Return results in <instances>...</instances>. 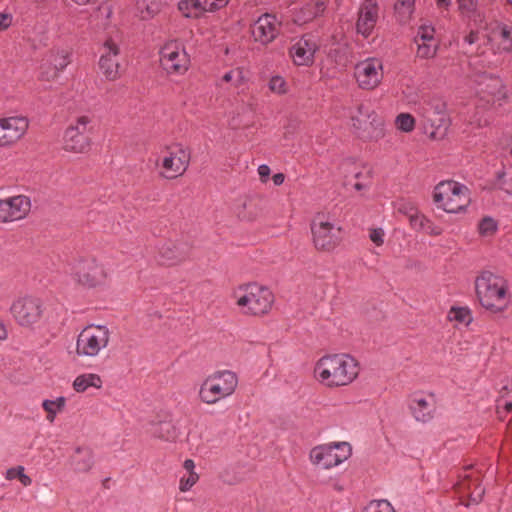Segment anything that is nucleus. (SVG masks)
Returning a JSON list of instances; mask_svg holds the SVG:
<instances>
[{"label": "nucleus", "mask_w": 512, "mask_h": 512, "mask_svg": "<svg viewBox=\"0 0 512 512\" xmlns=\"http://www.w3.org/2000/svg\"><path fill=\"white\" fill-rule=\"evenodd\" d=\"M359 364L348 354H330L322 356L315 364V379L327 388H339L350 385L359 375Z\"/></svg>", "instance_id": "obj_1"}, {"label": "nucleus", "mask_w": 512, "mask_h": 512, "mask_svg": "<svg viewBox=\"0 0 512 512\" xmlns=\"http://www.w3.org/2000/svg\"><path fill=\"white\" fill-rule=\"evenodd\" d=\"M475 290L482 307L494 313L504 311L510 303L507 284L489 271L482 272L476 278Z\"/></svg>", "instance_id": "obj_2"}, {"label": "nucleus", "mask_w": 512, "mask_h": 512, "mask_svg": "<svg viewBox=\"0 0 512 512\" xmlns=\"http://www.w3.org/2000/svg\"><path fill=\"white\" fill-rule=\"evenodd\" d=\"M235 303L245 315L263 316L274 303V295L270 289L257 283L239 286L233 292Z\"/></svg>", "instance_id": "obj_3"}, {"label": "nucleus", "mask_w": 512, "mask_h": 512, "mask_svg": "<svg viewBox=\"0 0 512 512\" xmlns=\"http://www.w3.org/2000/svg\"><path fill=\"white\" fill-rule=\"evenodd\" d=\"M238 386V376L231 370H219L208 375L201 383L198 397L207 405H214L230 397Z\"/></svg>", "instance_id": "obj_4"}, {"label": "nucleus", "mask_w": 512, "mask_h": 512, "mask_svg": "<svg viewBox=\"0 0 512 512\" xmlns=\"http://www.w3.org/2000/svg\"><path fill=\"white\" fill-rule=\"evenodd\" d=\"M9 312L14 322L24 329H35L44 318V300L35 295H23L14 299Z\"/></svg>", "instance_id": "obj_5"}, {"label": "nucleus", "mask_w": 512, "mask_h": 512, "mask_svg": "<svg viewBox=\"0 0 512 512\" xmlns=\"http://www.w3.org/2000/svg\"><path fill=\"white\" fill-rule=\"evenodd\" d=\"M424 128L430 137L440 139L446 135L450 120L446 112L445 102L438 97H428L423 100L417 110Z\"/></svg>", "instance_id": "obj_6"}, {"label": "nucleus", "mask_w": 512, "mask_h": 512, "mask_svg": "<svg viewBox=\"0 0 512 512\" xmlns=\"http://www.w3.org/2000/svg\"><path fill=\"white\" fill-rule=\"evenodd\" d=\"M110 339L111 331L106 325H87L77 336L76 355L82 358H95L108 347Z\"/></svg>", "instance_id": "obj_7"}, {"label": "nucleus", "mask_w": 512, "mask_h": 512, "mask_svg": "<svg viewBox=\"0 0 512 512\" xmlns=\"http://www.w3.org/2000/svg\"><path fill=\"white\" fill-rule=\"evenodd\" d=\"M191 160V153L181 143H173L165 146L162 156L156 161L161 168L159 176L166 180H173L182 176L188 169Z\"/></svg>", "instance_id": "obj_8"}, {"label": "nucleus", "mask_w": 512, "mask_h": 512, "mask_svg": "<svg viewBox=\"0 0 512 512\" xmlns=\"http://www.w3.org/2000/svg\"><path fill=\"white\" fill-rule=\"evenodd\" d=\"M93 133V117L90 115L77 116L66 128L63 138L65 151L82 154L90 150Z\"/></svg>", "instance_id": "obj_9"}, {"label": "nucleus", "mask_w": 512, "mask_h": 512, "mask_svg": "<svg viewBox=\"0 0 512 512\" xmlns=\"http://www.w3.org/2000/svg\"><path fill=\"white\" fill-rule=\"evenodd\" d=\"M433 200L447 213H458L470 202L468 188L455 181L440 182L434 189Z\"/></svg>", "instance_id": "obj_10"}, {"label": "nucleus", "mask_w": 512, "mask_h": 512, "mask_svg": "<svg viewBox=\"0 0 512 512\" xmlns=\"http://www.w3.org/2000/svg\"><path fill=\"white\" fill-rule=\"evenodd\" d=\"M352 127L356 134L368 141H378L385 136V124L369 105L359 104L351 116Z\"/></svg>", "instance_id": "obj_11"}, {"label": "nucleus", "mask_w": 512, "mask_h": 512, "mask_svg": "<svg viewBox=\"0 0 512 512\" xmlns=\"http://www.w3.org/2000/svg\"><path fill=\"white\" fill-rule=\"evenodd\" d=\"M352 445L346 441L330 442L313 447L310 450V461L320 469H332L352 456Z\"/></svg>", "instance_id": "obj_12"}, {"label": "nucleus", "mask_w": 512, "mask_h": 512, "mask_svg": "<svg viewBox=\"0 0 512 512\" xmlns=\"http://www.w3.org/2000/svg\"><path fill=\"white\" fill-rule=\"evenodd\" d=\"M314 247L319 251H333L341 242V227L335 226L324 215H318L311 224Z\"/></svg>", "instance_id": "obj_13"}, {"label": "nucleus", "mask_w": 512, "mask_h": 512, "mask_svg": "<svg viewBox=\"0 0 512 512\" xmlns=\"http://www.w3.org/2000/svg\"><path fill=\"white\" fill-rule=\"evenodd\" d=\"M74 276L76 281L82 286L94 288L106 282L108 272L104 264L96 258L86 257L76 263Z\"/></svg>", "instance_id": "obj_14"}, {"label": "nucleus", "mask_w": 512, "mask_h": 512, "mask_svg": "<svg viewBox=\"0 0 512 512\" xmlns=\"http://www.w3.org/2000/svg\"><path fill=\"white\" fill-rule=\"evenodd\" d=\"M354 77L363 90H374L384 77L383 62L380 58L369 57L358 62L354 68Z\"/></svg>", "instance_id": "obj_15"}, {"label": "nucleus", "mask_w": 512, "mask_h": 512, "mask_svg": "<svg viewBox=\"0 0 512 512\" xmlns=\"http://www.w3.org/2000/svg\"><path fill=\"white\" fill-rule=\"evenodd\" d=\"M160 63L169 74H184L189 68L190 58L183 45L170 41L160 50Z\"/></svg>", "instance_id": "obj_16"}, {"label": "nucleus", "mask_w": 512, "mask_h": 512, "mask_svg": "<svg viewBox=\"0 0 512 512\" xmlns=\"http://www.w3.org/2000/svg\"><path fill=\"white\" fill-rule=\"evenodd\" d=\"M31 210V200L25 195L0 198V224L25 219Z\"/></svg>", "instance_id": "obj_17"}, {"label": "nucleus", "mask_w": 512, "mask_h": 512, "mask_svg": "<svg viewBox=\"0 0 512 512\" xmlns=\"http://www.w3.org/2000/svg\"><path fill=\"white\" fill-rule=\"evenodd\" d=\"M487 41L492 46L494 54L512 52V24L493 20L486 26Z\"/></svg>", "instance_id": "obj_18"}, {"label": "nucleus", "mask_w": 512, "mask_h": 512, "mask_svg": "<svg viewBox=\"0 0 512 512\" xmlns=\"http://www.w3.org/2000/svg\"><path fill=\"white\" fill-rule=\"evenodd\" d=\"M119 55L118 43L112 38L107 39L101 49L99 68L108 81H115L121 77Z\"/></svg>", "instance_id": "obj_19"}, {"label": "nucleus", "mask_w": 512, "mask_h": 512, "mask_svg": "<svg viewBox=\"0 0 512 512\" xmlns=\"http://www.w3.org/2000/svg\"><path fill=\"white\" fill-rule=\"evenodd\" d=\"M29 121L24 116H11L0 119V148L18 142L27 132Z\"/></svg>", "instance_id": "obj_20"}, {"label": "nucleus", "mask_w": 512, "mask_h": 512, "mask_svg": "<svg viewBox=\"0 0 512 512\" xmlns=\"http://www.w3.org/2000/svg\"><path fill=\"white\" fill-rule=\"evenodd\" d=\"M191 252L188 242L182 240H168L158 248V256L162 264L174 266L186 261Z\"/></svg>", "instance_id": "obj_21"}, {"label": "nucleus", "mask_w": 512, "mask_h": 512, "mask_svg": "<svg viewBox=\"0 0 512 512\" xmlns=\"http://www.w3.org/2000/svg\"><path fill=\"white\" fill-rule=\"evenodd\" d=\"M318 50V44L314 36L306 34L296 39L289 48V54L294 64L309 66L314 62V55Z\"/></svg>", "instance_id": "obj_22"}, {"label": "nucleus", "mask_w": 512, "mask_h": 512, "mask_svg": "<svg viewBox=\"0 0 512 512\" xmlns=\"http://www.w3.org/2000/svg\"><path fill=\"white\" fill-rule=\"evenodd\" d=\"M70 55V51L66 48H52L44 58L42 77L45 80L55 79L70 63Z\"/></svg>", "instance_id": "obj_23"}, {"label": "nucleus", "mask_w": 512, "mask_h": 512, "mask_svg": "<svg viewBox=\"0 0 512 512\" xmlns=\"http://www.w3.org/2000/svg\"><path fill=\"white\" fill-rule=\"evenodd\" d=\"M379 18V6L376 0H363L358 10L356 28L364 37L371 35Z\"/></svg>", "instance_id": "obj_24"}, {"label": "nucleus", "mask_w": 512, "mask_h": 512, "mask_svg": "<svg viewBox=\"0 0 512 512\" xmlns=\"http://www.w3.org/2000/svg\"><path fill=\"white\" fill-rule=\"evenodd\" d=\"M279 33V23L274 15L264 14L258 18L252 27L255 41L262 44L272 42Z\"/></svg>", "instance_id": "obj_25"}, {"label": "nucleus", "mask_w": 512, "mask_h": 512, "mask_svg": "<svg viewBox=\"0 0 512 512\" xmlns=\"http://www.w3.org/2000/svg\"><path fill=\"white\" fill-rule=\"evenodd\" d=\"M410 409L414 418L419 422H429L435 411V402L433 396L416 395L410 403Z\"/></svg>", "instance_id": "obj_26"}, {"label": "nucleus", "mask_w": 512, "mask_h": 512, "mask_svg": "<svg viewBox=\"0 0 512 512\" xmlns=\"http://www.w3.org/2000/svg\"><path fill=\"white\" fill-rule=\"evenodd\" d=\"M262 201L259 198L248 197L243 199L235 209L241 221L252 222L262 214Z\"/></svg>", "instance_id": "obj_27"}, {"label": "nucleus", "mask_w": 512, "mask_h": 512, "mask_svg": "<svg viewBox=\"0 0 512 512\" xmlns=\"http://www.w3.org/2000/svg\"><path fill=\"white\" fill-rule=\"evenodd\" d=\"M70 462L75 471L87 472L94 463L93 452L89 447H77L70 457Z\"/></svg>", "instance_id": "obj_28"}, {"label": "nucleus", "mask_w": 512, "mask_h": 512, "mask_svg": "<svg viewBox=\"0 0 512 512\" xmlns=\"http://www.w3.org/2000/svg\"><path fill=\"white\" fill-rule=\"evenodd\" d=\"M478 86V93H480L483 98L486 96L494 97L500 94L503 88L500 78L490 75L481 76Z\"/></svg>", "instance_id": "obj_29"}, {"label": "nucleus", "mask_w": 512, "mask_h": 512, "mask_svg": "<svg viewBox=\"0 0 512 512\" xmlns=\"http://www.w3.org/2000/svg\"><path fill=\"white\" fill-rule=\"evenodd\" d=\"M150 434L164 441H173L177 437L176 429L170 421H159L150 424Z\"/></svg>", "instance_id": "obj_30"}, {"label": "nucleus", "mask_w": 512, "mask_h": 512, "mask_svg": "<svg viewBox=\"0 0 512 512\" xmlns=\"http://www.w3.org/2000/svg\"><path fill=\"white\" fill-rule=\"evenodd\" d=\"M89 387L101 388L102 379L98 374L85 373L77 376L73 382V389L78 393L85 392Z\"/></svg>", "instance_id": "obj_31"}, {"label": "nucleus", "mask_w": 512, "mask_h": 512, "mask_svg": "<svg viewBox=\"0 0 512 512\" xmlns=\"http://www.w3.org/2000/svg\"><path fill=\"white\" fill-rule=\"evenodd\" d=\"M66 406V398L63 396L56 399H45L42 401V408L46 412V420L54 423L56 416L61 413Z\"/></svg>", "instance_id": "obj_32"}, {"label": "nucleus", "mask_w": 512, "mask_h": 512, "mask_svg": "<svg viewBox=\"0 0 512 512\" xmlns=\"http://www.w3.org/2000/svg\"><path fill=\"white\" fill-rule=\"evenodd\" d=\"M178 8L187 18H199L207 11L204 2L200 0H182L179 2Z\"/></svg>", "instance_id": "obj_33"}, {"label": "nucleus", "mask_w": 512, "mask_h": 512, "mask_svg": "<svg viewBox=\"0 0 512 512\" xmlns=\"http://www.w3.org/2000/svg\"><path fill=\"white\" fill-rule=\"evenodd\" d=\"M136 7L140 17L147 20L159 13L161 3L158 0H138Z\"/></svg>", "instance_id": "obj_34"}, {"label": "nucleus", "mask_w": 512, "mask_h": 512, "mask_svg": "<svg viewBox=\"0 0 512 512\" xmlns=\"http://www.w3.org/2000/svg\"><path fill=\"white\" fill-rule=\"evenodd\" d=\"M325 10V4L323 1L318 0L313 5H307L300 10L298 15V21L308 22L312 19L320 16Z\"/></svg>", "instance_id": "obj_35"}, {"label": "nucleus", "mask_w": 512, "mask_h": 512, "mask_svg": "<svg viewBox=\"0 0 512 512\" xmlns=\"http://www.w3.org/2000/svg\"><path fill=\"white\" fill-rule=\"evenodd\" d=\"M448 319L466 325L472 321L470 310L466 307H452L448 313Z\"/></svg>", "instance_id": "obj_36"}, {"label": "nucleus", "mask_w": 512, "mask_h": 512, "mask_svg": "<svg viewBox=\"0 0 512 512\" xmlns=\"http://www.w3.org/2000/svg\"><path fill=\"white\" fill-rule=\"evenodd\" d=\"M417 45V57L431 59L435 57L438 50V42H415Z\"/></svg>", "instance_id": "obj_37"}, {"label": "nucleus", "mask_w": 512, "mask_h": 512, "mask_svg": "<svg viewBox=\"0 0 512 512\" xmlns=\"http://www.w3.org/2000/svg\"><path fill=\"white\" fill-rule=\"evenodd\" d=\"M496 410L501 420L505 418V414L512 411V397L509 393L500 394L496 401Z\"/></svg>", "instance_id": "obj_38"}, {"label": "nucleus", "mask_w": 512, "mask_h": 512, "mask_svg": "<svg viewBox=\"0 0 512 512\" xmlns=\"http://www.w3.org/2000/svg\"><path fill=\"white\" fill-rule=\"evenodd\" d=\"M466 489L468 492V502L464 503L466 506L477 504L482 500L485 488L480 483L474 482L473 485L469 484Z\"/></svg>", "instance_id": "obj_39"}, {"label": "nucleus", "mask_w": 512, "mask_h": 512, "mask_svg": "<svg viewBox=\"0 0 512 512\" xmlns=\"http://www.w3.org/2000/svg\"><path fill=\"white\" fill-rule=\"evenodd\" d=\"M395 124L397 129L409 133L414 130L415 119L409 113H401L396 117Z\"/></svg>", "instance_id": "obj_40"}, {"label": "nucleus", "mask_w": 512, "mask_h": 512, "mask_svg": "<svg viewBox=\"0 0 512 512\" xmlns=\"http://www.w3.org/2000/svg\"><path fill=\"white\" fill-rule=\"evenodd\" d=\"M363 512H396L387 500H373L367 504Z\"/></svg>", "instance_id": "obj_41"}, {"label": "nucleus", "mask_w": 512, "mask_h": 512, "mask_svg": "<svg viewBox=\"0 0 512 512\" xmlns=\"http://www.w3.org/2000/svg\"><path fill=\"white\" fill-rule=\"evenodd\" d=\"M434 35V27L430 24H423L418 29L417 35L415 37V42H437Z\"/></svg>", "instance_id": "obj_42"}, {"label": "nucleus", "mask_w": 512, "mask_h": 512, "mask_svg": "<svg viewBox=\"0 0 512 512\" xmlns=\"http://www.w3.org/2000/svg\"><path fill=\"white\" fill-rule=\"evenodd\" d=\"M415 0H397L395 10L405 19H409L414 12Z\"/></svg>", "instance_id": "obj_43"}, {"label": "nucleus", "mask_w": 512, "mask_h": 512, "mask_svg": "<svg viewBox=\"0 0 512 512\" xmlns=\"http://www.w3.org/2000/svg\"><path fill=\"white\" fill-rule=\"evenodd\" d=\"M495 186L512 196V175L507 178L504 171H499L496 175Z\"/></svg>", "instance_id": "obj_44"}, {"label": "nucleus", "mask_w": 512, "mask_h": 512, "mask_svg": "<svg viewBox=\"0 0 512 512\" xmlns=\"http://www.w3.org/2000/svg\"><path fill=\"white\" fill-rule=\"evenodd\" d=\"M496 230L497 223L491 217L483 218L478 225V231L482 236H491L496 232Z\"/></svg>", "instance_id": "obj_45"}, {"label": "nucleus", "mask_w": 512, "mask_h": 512, "mask_svg": "<svg viewBox=\"0 0 512 512\" xmlns=\"http://www.w3.org/2000/svg\"><path fill=\"white\" fill-rule=\"evenodd\" d=\"M6 480H31V478L25 473V468L18 465L6 471Z\"/></svg>", "instance_id": "obj_46"}, {"label": "nucleus", "mask_w": 512, "mask_h": 512, "mask_svg": "<svg viewBox=\"0 0 512 512\" xmlns=\"http://www.w3.org/2000/svg\"><path fill=\"white\" fill-rule=\"evenodd\" d=\"M428 220V218H426L423 214L419 213L418 211L415 212L413 215L411 214L409 218L410 226L416 231H423Z\"/></svg>", "instance_id": "obj_47"}, {"label": "nucleus", "mask_w": 512, "mask_h": 512, "mask_svg": "<svg viewBox=\"0 0 512 512\" xmlns=\"http://www.w3.org/2000/svg\"><path fill=\"white\" fill-rule=\"evenodd\" d=\"M458 5L462 13L470 16L477 12L478 0H458Z\"/></svg>", "instance_id": "obj_48"}, {"label": "nucleus", "mask_w": 512, "mask_h": 512, "mask_svg": "<svg viewBox=\"0 0 512 512\" xmlns=\"http://www.w3.org/2000/svg\"><path fill=\"white\" fill-rule=\"evenodd\" d=\"M269 88L271 91L282 94L286 91V82L281 76H274L269 82Z\"/></svg>", "instance_id": "obj_49"}, {"label": "nucleus", "mask_w": 512, "mask_h": 512, "mask_svg": "<svg viewBox=\"0 0 512 512\" xmlns=\"http://www.w3.org/2000/svg\"><path fill=\"white\" fill-rule=\"evenodd\" d=\"M384 236L385 232L382 228H371L369 230V238L377 246L383 245Z\"/></svg>", "instance_id": "obj_50"}, {"label": "nucleus", "mask_w": 512, "mask_h": 512, "mask_svg": "<svg viewBox=\"0 0 512 512\" xmlns=\"http://www.w3.org/2000/svg\"><path fill=\"white\" fill-rule=\"evenodd\" d=\"M242 78V71L235 69L225 73L222 77V80L227 83L232 82L233 84L238 85Z\"/></svg>", "instance_id": "obj_51"}, {"label": "nucleus", "mask_w": 512, "mask_h": 512, "mask_svg": "<svg viewBox=\"0 0 512 512\" xmlns=\"http://www.w3.org/2000/svg\"><path fill=\"white\" fill-rule=\"evenodd\" d=\"M206 10L209 12H214L225 7L229 0H203Z\"/></svg>", "instance_id": "obj_52"}, {"label": "nucleus", "mask_w": 512, "mask_h": 512, "mask_svg": "<svg viewBox=\"0 0 512 512\" xmlns=\"http://www.w3.org/2000/svg\"><path fill=\"white\" fill-rule=\"evenodd\" d=\"M12 21V14L0 12V33L7 30L12 25Z\"/></svg>", "instance_id": "obj_53"}, {"label": "nucleus", "mask_w": 512, "mask_h": 512, "mask_svg": "<svg viewBox=\"0 0 512 512\" xmlns=\"http://www.w3.org/2000/svg\"><path fill=\"white\" fill-rule=\"evenodd\" d=\"M398 211L410 218V215L417 212V208L410 202H404L398 207Z\"/></svg>", "instance_id": "obj_54"}, {"label": "nucleus", "mask_w": 512, "mask_h": 512, "mask_svg": "<svg viewBox=\"0 0 512 512\" xmlns=\"http://www.w3.org/2000/svg\"><path fill=\"white\" fill-rule=\"evenodd\" d=\"M423 232H426L429 235L438 236L442 233V229L428 220Z\"/></svg>", "instance_id": "obj_55"}, {"label": "nucleus", "mask_w": 512, "mask_h": 512, "mask_svg": "<svg viewBox=\"0 0 512 512\" xmlns=\"http://www.w3.org/2000/svg\"><path fill=\"white\" fill-rule=\"evenodd\" d=\"M184 468L188 472H190V475L187 478V480H197L199 478V476L194 472L195 464H194L193 460L187 459L184 462Z\"/></svg>", "instance_id": "obj_56"}, {"label": "nucleus", "mask_w": 512, "mask_h": 512, "mask_svg": "<svg viewBox=\"0 0 512 512\" xmlns=\"http://www.w3.org/2000/svg\"><path fill=\"white\" fill-rule=\"evenodd\" d=\"M258 174L262 182H266L270 175V168L266 164H262L258 167Z\"/></svg>", "instance_id": "obj_57"}, {"label": "nucleus", "mask_w": 512, "mask_h": 512, "mask_svg": "<svg viewBox=\"0 0 512 512\" xmlns=\"http://www.w3.org/2000/svg\"><path fill=\"white\" fill-rule=\"evenodd\" d=\"M479 39V33L477 31H470L468 35L465 36L464 41L469 45L476 43Z\"/></svg>", "instance_id": "obj_58"}, {"label": "nucleus", "mask_w": 512, "mask_h": 512, "mask_svg": "<svg viewBox=\"0 0 512 512\" xmlns=\"http://www.w3.org/2000/svg\"><path fill=\"white\" fill-rule=\"evenodd\" d=\"M272 180H273V183L276 185V186H280L283 184L284 180H285V176L283 173H277V174H274L273 177H272Z\"/></svg>", "instance_id": "obj_59"}, {"label": "nucleus", "mask_w": 512, "mask_h": 512, "mask_svg": "<svg viewBox=\"0 0 512 512\" xmlns=\"http://www.w3.org/2000/svg\"><path fill=\"white\" fill-rule=\"evenodd\" d=\"M8 338V330L6 325L0 321V341H5Z\"/></svg>", "instance_id": "obj_60"}, {"label": "nucleus", "mask_w": 512, "mask_h": 512, "mask_svg": "<svg viewBox=\"0 0 512 512\" xmlns=\"http://www.w3.org/2000/svg\"><path fill=\"white\" fill-rule=\"evenodd\" d=\"M194 482H180L179 490L182 493L188 492L191 490Z\"/></svg>", "instance_id": "obj_61"}, {"label": "nucleus", "mask_w": 512, "mask_h": 512, "mask_svg": "<svg viewBox=\"0 0 512 512\" xmlns=\"http://www.w3.org/2000/svg\"><path fill=\"white\" fill-rule=\"evenodd\" d=\"M437 5L441 8H447L451 4V0H436Z\"/></svg>", "instance_id": "obj_62"}, {"label": "nucleus", "mask_w": 512, "mask_h": 512, "mask_svg": "<svg viewBox=\"0 0 512 512\" xmlns=\"http://www.w3.org/2000/svg\"><path fill=\"white\" fill-rule=\"evenodd\" d=\"M354 187H355V189H356V190H361V189L363 188V185H362V184H360V183H356V184L354 185Z\"/></svg>", "instance_id": "obj_63"}, {"label": "nucleus", "mask_w": 512, "mask_h": 512, "mask_svg": "<svg viewBox=\"0 0 512 512\" xmlns=\"http://www.w3.org/2000/svg\"><path fill=\"white\" fill-rule=\"evenodd\" d=\"M462 488L460 485H457V490L460 491Z\"/></svg>", "instance_id": "obj_64"}]
</instances>
